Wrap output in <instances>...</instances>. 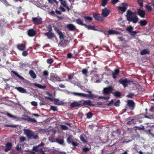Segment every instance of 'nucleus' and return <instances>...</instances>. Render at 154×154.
Masks as SVG:
<instances>
[{
  "label": "nucleus",
  "mask_w": 154,
  "mask_h": 154,
  "mask_svg": "<svg viewBox=\"0 0 154 154\" xmlns=\"http://www.w3.org/2000/svg\"><path fill=\"white\" fill-rule=\"evenodd\" d=\"M137 14L141 17L144 18L146 12L145 11L140 8L138 9L137 13L128 10L127 11L125 15L127 20L129 22H132L134 23H136L139 20V18L137 16Z\"/></svg>",
  "instance_id": "1"
},
{
  "label": "nucleus",
  "mask_w": 154,
  "mask_h": 154,
  "mask_svg": "<svg viewBox=\"0 0 154 154\" xmlns=\"http://www.w3.org/2000/svg\"><path fill=\"white\" fill-rule=\"evenodd\" d=\"M54 29L59 35V38L61 41L58 45L63 48L66 47L68 43V41L66 40H63L64 35L62 32L57 27H54Z\"/></svg>",
  "instance_id": "2"
},
{
  "label": "nucleus",
  "mask_w": 154,
  "mask_h": 154,
  "mask_svg": "<svg viewBox=\"0 0 154 154\" xmlns=\"http://www.w3.org/2000/svg\"><path fill=\"white\" fill-rule=\"evenodd\" d=\"M110 93L113 94L116 97H121V94L120 92L116 91H114L113 87H106L103 90V93L104 95H107Z\"/></svg>",
  "instance_id": "3"
},
{
  "label": "nucleus",
  "mask_w": 154,
  "mask_h": 154,
  "mask_svg": "<svg viewBox=\"0 0 154 154\" xmlns=\"http://www.w3.org/2000/svg\"><path fill=\"white\" fill-rule=\"evenodd\" d=\"M24 134L29 139L33 138L36 139L38 137L37 134H35L34 133L29 129H24L23 130Z\"/></svg>",
  "instance_id": "4"
},
{
  "label": "nucleus",
  "mask_w": 154,
  "mask_h": 154,
  "mask_svg": "<svg viewBox=\"0 0 154 154\" xmlns=\"http://www.w3.org/2000/svg\"><path fill=\"white\" fill-rule=\"evenodd\" d=\"M119 84H122L123 87H127L128 85H131L134 84L133 80H130L127 78H121L119 81Z\"/></svg>",
  "instance_id": "5"
},
{
  "label": "nucleus",
  "mask_w": 154,
  "mask_h": 154,
  "mask_svg": "<svg viewBox=\"0 0 154 154\" xmlns=\"http://www.w3.org/2000/svg\"><path fill=\"white\" fill-rule=\"evenodd\" d=\"M122 6H119L118 7V11L119 13H122L125 12L128 7V4L127 3H122Z\"/></svg>",
  "instance_id": "6"
},
{
  "label": "nucleus",
  "mask_w": 154,
  "mask_h": 154,
  "mask_svg": "<svg viewBox=\"0 0 154 154\" xmlns=\"http://www.w3.org/2000/svg\"><path fill=\"white\" fill-rule=\"evenodd\" d=\"M32 21L35 25L41 24L42 23V19L39 16L32 18Z\"/></svg>",
  "instance_id": "7"
},
{
  "label": "nucleus",
  "mask_w": 154,
  "mask_h": 154,
  "mask_svg": "<svg viewBox=\"0 0 154 154\" xmlns=\"http://www.w3.org/2000/svg\"><path fill=\"white\" fill-rule=\"evenodd\" d=\"M133 26H130L126 29V30L131 35L134 36L135 34L137 33V32L136 31L133 30Z\"/></svg>",
  "instance_id": "8"
},
{
  "label": "nucleus",
  "mask_w": 154,
  "mask_h": 154,
  "mask_svg": "<svg viewBox=\"0 0 154 154\" xmlns=\"http://www.w3.org/2000/svg\"><path fill=\"white\" fill-rule=\"evenodd\" d=\"M46 99L48 100L51 101H54L55 104L56 105H60L61 104V102L60 101L59 99L54 98H52L48 97H45Z\"/></svg>",
  "instance_id": "9"
},
{
  "label": "nucleus",
  "mask_w": 154,
  "mask_h": 154,
  "mask_svg": "<svg viewBox=\"0 0 154 154\" xmlns=\"http://www.w3.org/2000/svg\"><path fill=\"white\" fill-rule=\"evenodd\" d=\"M50 80L54 82L61 81L60 78L56 74L54 73H51V74Z\"/></svg>",
  "instance_id": "10"
},
{
  "label": "nucleus",
  "mask_w": 154,
  "mask_h": 154,
  "mask_svg": "<svg viewBox=\"0 0 154 154\" xmlns=\"http://www.w3.org/2000/svg\"><path fill=\"white\" fill-rule=\"evenodd\" d=\"M102 15L103 17H106L109 15L110 11L106 8L102 9Z\"/></svg>",
  "instance_id": "11"
},
{
  "label": "nucleus",
  "mask_w": 154,
  "mask_h": 154,
  "mask_svg": "<svg viewBox=\"0 0 154 154\" xmlns=\"http://www.w3.org/2000/svg\"><path fill=\"white\" fill-rule=\"evenodd\" d=\"M81 106L88 105L89 106H94V105L91 103L90 100H83L80 101Z\"/></svg>",
  "instance_id": "12"
},
{
  "label": "nucleus",
  "mask_w": 154,
  "mask_h": 154,
  "mask_svg": "<svg viewBox=\"0 0 154 154\" xmlns=\"http://www.w3.org/2000/svg\"><path fill=\"white\" fill-rule=\"evenodd\" d=\"M120 71L119 69H115L114 71H112V77L114 79L117 78V76H118L120 73Z\"/></svg>",
  "instance_id": "13"
},
{
  "label": "nucleus",
  "mask_w": 154,
  "mask_h": 154,
  "mask_svg": "<svg viewBox=\"0 0 154 154\" xmlns=\"http://www.w3.org/2000/svg\"><path fill=\"white\" fill-rule=\"evenodd\" d=\"M94 18L96 20H99L101 21H103L102 18L100 16V14L96 13L94 12L93 14Z\"/></svg>",
  "instance_id": "14"
},
{
  "label": "nucleus",
  "mask_w": 154,
  "mask_h": 154,
  "mask_svg": "<svg viewBox=\"0 0 154 154\" xmlns=\"http://www.w3.org/2000/svg\"><path fill=\"white\" fill-rule=\"evenodd\" d=\"M17 47L18 49L20 51H24L26 49L25 45L23 44H18L17 46Z\"/></svg>",
  "instance_id": "15"
},
{
  "label": "nucleus",
  "mask_w": 154,
  "mask_h": 154,
  "mask_svg": "<svg viewBox=\"0 0 154 154\" xmlns=\"http://www.w3.org/2000/svg\"><path fill=\"white\" fill-rule=\"evenodd\" d=\"M66 27L70 31H74L77 29L76 26L72 24H68L67 25Z\"/></svg>",
  "instance_id": "16"
},
{
  "label": "nucleus",
  "mask_w": 154,
  "mask_h": 154,
  "mask_svg": "<svg viewBox=\"0 0 154 154\" xmlns=\"http://www.w3.org/2000/svg\"><path fill=\"white\" fill-rule=\"evenodd\" d=\"M28 35L30 37H33L35 36L36 34V32L33 29H29L27 31Z\"/></svg>",
  "instance_id": "17"
},
{
  "label": "nucleus",
  "mask_w": 154,
  "mask_h": 154,
  "mask_svg": "<svg viewBox=\"0 0 154 154\" xmlns=\"http://www.w3.org/2000/svg\"><path fill=\"white\" fill-rule=\"evenodd\" d=\"M127 103L131 109H134L135 103L133 100H129L128 101Z\"/></svg>",
  "instance_id": "18"
},
{
  "label": "nucleus",
  "mask_w": 154,
  "mask_h": 154,
  "mask_svg": "<svg viewBox=\"0 0 154 154\" xmlns=\"http://www.w3.org/2000/svg\"><path fill=\"white\" fill-rule=\"evenodd\" d=\"M88 92L90 94H85V97H89L91 99H94L97 98L98 97L97 96L92 94L91 91H88Z\"/></svg>",
  "instance_id": "19"
},
{
  "label": "nucleus",
  "mask_w": 154,
  "mask_h": 154,
  "mask_svg": "<svg viewBox=\"0 0 154 154\" xmlns=\"http://www.w3.org/2000/svg\"><path fill=\"white\" fill-rule=\"evenodd\" d=\"M45 35L48 37V38L51 39L55 37V34L54 33L52 32H47L45 34Z\"/></svg>",
  "instance_id": "20"
},
{
  "label": "nucleus",
  "mask_w": 154,
  "mask_h": 154,
  "mask_svg": "<svg viewBox=\"0 0 154 154\" xmlns=\"http://www.w3.org/2000/svg\"><path fill=\"white\" fill-rule=\"evenodd\" d=\"M70 82L74 84L75 85L77 86L78 87H79V86H80V82L78 81L77 79L75 78L74 79H73Z\"/></svg>",
  "instance_id": "21"
},
{
  "label": "nucleus",
  "mask_w": 154,
  "mask_h": 154,
  "mask_svg": "<svg viewBox=\"0 0 154 154\" xmlns=\"http://www.w3.org/2000/svg\"><path fill=\"white\" fill-rule=\"evenodd\" d=\"M52 142H56L57 143L63 145L64 141L63 138L60 137H58L56 139L55 141H52Z\"/></svg>",
  "instance_id": "22"
},
{
  "label": "nucleus",
  "mask_w": 154,
  "mask_h": 154,
  "mask_svg": "<svg viewBox=\"0 0 154 154\" xmlns=\"http://www.w3.org/2000/svg\"><path fill=\"white\" fill-rule=\"evenodd\" d=\"M26 83L28 85H29L31 86H35L36 87H46L45 85H42L40 84H36V83H32V84L29 81H27Z\"/></svg>",
  "instance_id": "23"
},
{
  "label": "nucleus",
  "mask_w": 154,
  "mask_h": 154,
  "mask_svg": "<svg viewBox=\"0 0 154 154\" xmlns=\"http://www.w3.org/2000/svg\"><path fill=\"white\" fill-rule=\"evenodd\" d=\"M85 27L87 28L88 30H92L94 31H97V30L95 28V26H92L91 25H88L86 24Z\"/></svg>",
  "instance_id": "24"
},
{
  "label": "nucleus",
  "mask_w": 154,
  "mask_h": 154,
  "mask_svg": "<svg viewBox=\"0 0 154 154\" xmlns=\"http://www.w3.org/2000/svg\"><path fill=\"white\" fill-rule=\"evenodd\" d=\"M12 147V144L11 143L8 142L6 144V148L5 149V151L8 152L9 151Z\"/></svg>",
  "instance_id": "25"
},
{
  "label": "nucleus",
  "mask_w": 154,
  "mask_h": 154,
  "mask_svg": "<svg viewBox=\"0 0 154 154\" xmlns=\"http://www.w3.org/2000/svg\"><path fill=\"white\" fill-rule=\"evenodd\" d=\"M83 18L84 19L86 22H91L93 20L92 18L89 16H83Z\"/></svg>",
  "instance_id": "26"
},
{
  "label": "nucleus",
  "mask_w": 154,
  "mask_h": 154,
  "mask_svg": "<svg viewBox=\"0 0 154 154\" xmlns=\"http://www.w3.org/2000/svg\"><path fill=\"white\" fill-rule=\"evenodd\" d=\"M76 23L82 26H85L86 24L83 23V20H82L80 18H79L77 19L76 20Z\"/></svg>",
  "instance_id": "27"
},
{
  "label": "nucleus",
  "mask_w": 154,
  "mask_h": 154,
  "mask_svg": "<svg viewBox=\"0 0 154 154\" xmlns=\"http://www.w3.org/2000/svg\"><path fill=\"white\" fill-rule=\"evenodd\" d=\"M97 72L95 70H92L91 71V76L92 77V80H93V75H94L96 78H98L99 77L97 73Z\"/></svg>",
  "instance_id": "28"
},
{
  "label": "nucleus",
  "mask_w": 154,
  "mask_h": 154,
  "mask_svg": "<svg viewBox=\"0 0 154 154\" xmlns=\"http://www.w3.org/2000/svg\"><path fill=\"white\" fill-rule=\"evenodd\" d=\"M81 106V103L79 104V103L76 101H75L72 103L70 105V107H74L76 106Z\"/></svg>",
  "instance_id": "29"
},
{
  "label": "nucleus",
  "mask_w": 154,
  "mask_h": 154,
  "mask_svg": "<svg viewBox=\"0 0 154 154\" xmlns=\"http://www.w3.org/2000/svg\"><path fill=\"white\" fill-rule=\"evenodd\" d=\"M150 51L149 50L145 49L142 50L140 53L141 55H143L146 54H149Z\"/></svg>",
  "instance_id": "30"
},
{
  "label": "nucleus",
  "mask_w": 154,
  "mask_h": 154,
  "mask_svg": "<svg viewBox=\"0 0 154 154\" xmlns=\"http://www.w3.org/2000/svg\"><path fill=\"white\" fill-rule=\"evenodd\" d=\"M108 33L109 35H111L113 34H120V33L117 31H115L113 29H110L108 31Z\"/></svg>",
  "instance_id": "31"
},
{
  "label": "nucleus",
  "mask_w": 154,
  "mask_h": 154,
  "mask_svg": "<svg viewBox=\"0 0 154 154\" xmlns=\"http://www.w3.org/2000/svg\"><path fill=\"white\" fill-rule=\"evenodd\" d=\"M15 88L21 93H25L26 92V90L23 87H15Z\"/></svg>",
  "instance_id": "32"
},
{
  "label": "nucleus",
  "mask_w": 154,
  "mask_h": 154,
  "mask_svg": "<svg viewBox=\"0 0 154 154\" xmlns=\"http://www.w3.org/2000/svg\"><path fill=\"white\" fill-rule=\"evenodd\" d=\"M147 21L145 20H141L139 23L141 26H146L147 24Z\"/></svg>",
  "instance_id": "33"
},
{
  "label": "nucleus",
  "mask_w": 154,
  "mask_h": 154,
  "mask_svg": "<svg viewBox=\"0 0 154 154\" xmlns=\"http://www.w3.org/2000/svg\"><path fill=\"white\" fill-rule=\"evenodd\" d=\"M29 74L30 76L33 79H34L36 78V75L33 70H30L29 71Z\"/></svg>",
  "instance_id": "34"
},
{
  "label": "nucleus",
  "mask_w": 154,
  "mask_h": 154,
  "mask_svg": "<svg viewBox=\"0 0 154 154\" xmlns=\"http://www.w3.org/2000/svg\"><path fill=\"white\" fill-rule=\"evenodd\" d=\"M39 146L38 145L36 146H33V149L34 151H36V152H41V149H42V148H39Z\"/></svg>",
  "instance_id": "35"
},
{
  "label": "nucleus",
  "mask_w": 154,
  "mask_h": 154,
  "mask_svg": "<svg viewBox=\"0 0 154 154\" xmlns=\"http://www.w3.org/2000/svg\"><path fill=\"white\" fill-rule=\"evenodd\" d=\"M72 94L78 96L80 97H85V94L75 92H74L72 93Z\"/></svg>",
  "instance_id": "36"
},
{
  "label": "nucleus",
  "mask_w": 154,
  "mask_h": 154,
  "mask_svg": "<svg viewBox=\"0 0 154 154\" xmlns=\"http://www.w3.org/2000/svg\"><path fill=\"white\" fill-rule=\"evenodd\" d=\"M12 72L20 79L21 80H23L24 79V78L22 76L19 75L18 73L16 72L15 71H12Z\"/></svg>",
  "instance_id": "37"
},
{
  "label": "nucleus",
  "mask_w": 154,
  "mask_h": 154,
  "mask_svg": "<svg viewBox=\"0 0 154 154\" xmlns=\"http://www.w3.org/2000/svg\"><path fill=\"white\" fill-rule=\"evenodd\" d=\"M72 135L70 136L67 139V142L69 144L71 143L73 141V139H72Z\"/></svg>",
  "instance_id": "38"
},
{
  "label": "nucleus",
  "mask_w": 154,
  "mask_h": 154,
  "mask_svg": "<svg viewBox=\"0 0 154 154\" xmlns=\"http://www.w3.org/2000/svg\"><path fill=\"white\" fill-rule=\"evenodd\" d=\"M29 117V116L26 115H23L22 116L21 118L23 120L28 121Z\"/></svg>",
  "instance_id": "39"
},
{
  "label": "nucleus",
  "mask_w": 154,
  "mask_h": 154,
  "mask_svg": "<svg viewBox=\"0 0 154 154\" xmlns=\"http://www.w3.org/2000/svg\"><path fill=\"white\" fill-rule=\"evenodd\" d=\"M6 115L11 118L17 119V118L16 116H14L12 115L11 114L8 112L7 113Z\"/></svg>",
  "instance_id": "40"
},
{
  "label": "nucleus",
  "mask_w": 154,
  "mask_h": 154,
  "mask_svg": "<svg viewBox=\"0 0 154 154\" xmlns=\"http://www.w3.org/2000/svg\"><path fill=\"white\" fill-rule=\"evenodd\" d=\"M28 121L29 122H32L33 123H36L37 122L36 120L33 118H31L30 117H29V118Z\"/></svg>",
  "instance_id": "41"
},
{
  "label": "nucleus",
  "mask_w": 154,
  "mask_h": 154,
  "mask_svg": "<svg viewBox=\"0 0 154 154\" xmlns=\"http://www.w3.org/2000/svg\"><path fill=\"white\" fill-rule=\"evenodd\" d=\"M68 79L69 80L70 82L71 80H72L73 79H74L75 78H74V75L73 74H70V75H68Z\"/></svg>",
  "instance_id": "42"
},
{
  "label": "nucleus",
  "mask_w": 154,
  "mask_h": 154,
  "mask_svg": "<svg viewBox=\"0 0 154 154\" xmlns=\"http://www.w3.org/2000/svg\"><path fill=\"white\" fill-rule=\"evenodd\" d=\"M138 4L141 6H143V0H137V1Z\"/></svg>",
  "instance_id": "43"
},
{
  "label": "nucleus",
  "mask_w": 154,
  "mask_h": 154,
  "mask_svg": "<svg viewBox=\"0 0 154 154\" xmlns=\"http://www.w3.org/2000/svg\"><path fill=\"white\" fill-rule=\"evenodd\" d=\"M145 7L148 11H150L152 10V8L151 6L146 5L145 6Z\"/></svg>",
  "instance_id": "44"
},
{
  "label": "nucleus",
  "mask_w": 154,
  "mask_h": 154,
  "mask_svg": "<svg viewBox=\"0 0 154 154\" xmlns=\"http://www.w3.org/2000/svg\"><path fill=\"white\" fill-rule=\"evenodd\" d=\"M43 76L45 77H47L48 75V72L47 71H45L43 72Z\"/></svg>",
  "instance_id": "45"
},
{
  "label": "nucleus",
  "mask_w": 154,
  "mask_h": 154,
  "mask_svg": "<svg viewBox=\"0 0 154 154\" xmlns=\"http://www.w3.org/2000/svg\"><path fill=\"white\" fill-rule=\"evenodd\" d=\"M134 96V94L133 93H129L126 96V97L128 98H131Z\"/></svg>",
  "instance_id": "46"
},
{
  "label": "nucleus",
  "mask_w": 154,
  "mask_h": 154,
  "mask_svg": "<svg viewBox=\"0 0 154 154\" xmlns=\"http://www.w3.org/2000/svg\"><path fill=\"white\" fill-rule=\"evenodd\" d=\"M108 3L107 0H102V1L101 5L102 6H104Z\"/></svg>",
  "instance_id": "47"
},
{
  "label": "nucleus",
  "mask_w": 154,
  "mask_h": 154,
  "mask_svg": "<svg viewBox=\"0 0 154 154\" xmlns=\"http://www.w3.org/2000/svg\"><path fill=\"white\" fill-rule=\"evenodd\" d=\"M98 99L103 98L105 100H108L110 98V97L109 96H107V97L99 96V97H98Z\"/></svg>",
  "instance_id": "48"
},
{
  "label": "nucleus",
  "mask_w": 154,
  "mask_h": 154,
  "mask_svg": "<svg viewBox=\"0 0 154 154\" xmlns=\"http://www.w3.org/2000/svg\"><path fill=\"white\" fill-rule=\"evenodd\" d=\"M92 115L91 113L89 112L86 114L87 118L88 119H90L92 117Z\"/></svg>",
  "instance_id": "49"
},
{
  "label": "nucleus",
  "mask_w": 154,
  "mask_h": 154,
  "mask_svg": "<svg viewBox=\"0 0 154 154\" xmlns=\"http://www.w3.org/2000/svg\"><path fill=\"white\" fill-rule=\"evenodd\" d=\"M2 2L7 7L11 5L9 3H8V2L6 0H3L2 1Z\"/></svg>",
  "instance_id": "50"
},
{
  "label": "nucleus",
  "mask_w": 154,
  "mask_h": 154,
  "mask_svg": "<svg viewBox=\"0 0 154 154\" xmlns=\"http://www.w3.org/2000/svg\"><path fill=\"white\" fill-rule=\"evenodd\" d=\"M26 140V138L23 137H22L20 138V141L21 143L24 141Z\"/></svg>",
  "instance_id": "51"
},
{
  "label": "nucleus",
  "mask_w": 154,
  "mask_h": 154,
  "mask_svg": "<svg viewBox=\"0 0 154 154\" xmlns=\"http://www.w3.org/2000/svg\"><path fill=\"white\" fill-rule=\"evenodd\" d=\"M47 62L48 63L51 64L53 62V60L52 59L49 58L47 60Z\"/></svg>",
  "instance_id": "52"
},
{
  "label": "nucleus",
  "mask_w": 154,
  "mask_h": 154,
  "mask_svg": "<svg viewBox=\"0 0 154 154\" xmlns=\"http://www.w3.org/2000/svg\"><path fill=\"white\" fill-rule=\"evenodd\" d=\"M81 140L84 142H86V141L84 138V135H81L80 137Z\"/></svg>",
  "instance_id": "53"
},
{
  "label": "nucleus",
  "mask_w": 154,
  "mask_h": 154,
  "mask_svg": "<svg viewBox=\"0 0 154 154\" xmlns=\"http://www.w3.org/2000/svg\"><path fill=\"white\" fill-rule=\"evenodd\" d=\"M23 52L22 53V55L23 56H26L28 55V53L27 51H25V50L23 51Z\"/></svg>",
  "instance_id": "54"
},
{
  "label": "nucleus",
  "mask_w": 154,
  "mask_h": 154,
  "mask_svg": "<svg viewBox=\"0 0 154 154\" xmlns=\"http://www.w3.org/2000/svg\"><path fill=\"white\" fill-rule=\"evenodd\" d=\"M61 128L64 130H66L68 129V127L64 125H62L61 126Z\"/></svg>",
  "instance_id": "55"
},
{
  "label": "nucleus",
  "mask_w": 154,
  "mask_h": 154,
  "mask_svg": "<svg viewBox=\"0 0 154 154\" xmlns=\"http://www.w3.org/2000/svg\"><path fill=\"white\" fill-rule=\"evenodd\" d=\"M51 109L54 111L57 110V107L54 106H51Z\"/></svg>",
  "instance_id": "56"
},
{
  "label": "nucleus",
  "mask_w": 154,
  "mask_h": 154,
  "mask_svg": "<svg viewBox=\"0 0 154 154\" xmlns=\"http://www.w3.org/2000/svg\"><path fill=\"white\" fill-rule=\"evenodd\" d=\"M120 101L119 100H117L116 102L114 103V105L116 106H119V105Z\"/></svg>",
  "instance_id": "57"
},
{
  "label": "nucleus",
  "mask_w": 154,
  "mask_h": 154,
  "mask_svg": "<svg viewBox=\"0 0 154 154\" xmlns=\"http://www.w3.org/2000/svg\"><path fill=\"white\" fill-rule=\"evenodd\" d=\"M31 103L32 105L34 106H36L38 105L37 102L35 101H32Z\"/></svg>",
  "instance_id": "58"
},
{
  "label": "nucleus",
  "mask_w": 154,
  "mask_h": 154,
  "mask_svg": "<svg viewBox=\"0 0 154 154\" xmlns=\"http://www.w3.org/2000/svg\"><path fill=\"white\" fill-rule=\"evenodd\" d=\"M82 72L83 74L86 75L88 72V71L86 69H83L82 70Z\"/></svg>",
  "instance_id": "59"
},
{
  "label": "nucleus",
  "mask_w": 154,
  "mask_h": 154,
  "mask_svg": "<svg viewBox=\"0 0 154 154\" xmlns=\"http://www.w3.org/2000/svg\"><path fill=\"white\" fill-rule=\"evenodd\" d=\"M16 149L17 151L19 150H21V145L20 144H18L17 147H16Z\"/></svg>",
  "instance_id": "60"
},
{
  "label": "nucleus",
  "mask_w": 154,
  "mask_h": 154,
  "mask_svg": "<svg viewBox=\"0 0 154 154\" xmlns=\"http://www.w3.org/2000/svg\"><path fill=\"white\" fill-rule=\"evenodd\" d=\"M61 4L63 5L64 7H66L67 5L65 1H63L61 2Z\"/></svg>",
  "instance_id": "61"
},
{
  "label": "nucleus",
  "mask_w": 154,
  "mask_h": 154,
  "mask_svg": "<svg viewBox=\"0 0 154 154\" xmlns=\"http://www.w3.org/2000/svg\"><path fill=\"white\" fill-rule=\"evenodd\" d=\"M5 126H7V127H14V128H15L17 126V125H5Z\"/></svg>",
  "instance_id": "62"
},
{
  "label": "nucleus",
  "mask_w": 154,
  "mask_h": 154,
  "mask_svg": "<svg viewBox=\"0 0 154 154\" xmlns=\"http://www.w3.org/2000/svg\"><path fill=\"white\" fill-rule=\"evenodd\" d=\"M90 148H88L86 147H85L83 148V151L86 152L87 151H88Z\"/></svg>",
  "instance_id": "63"
},
{
  "label": "nucleus",
  "mask_w": 154,
  "mask_h": 154,
  "mask_svg": "<svg viewBox=\"0 0 154 154\" xmlns=\"http://www.w3.org/2000/svg\"><path fill=\"white\" fill-rule=\"evenodd\" d=\"M73 145V146L75 147L77 145H78L79 143H77L74 142H72L71 143Z\"/></svg>",
  "instance_id": "64"
}]
</instances>
